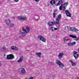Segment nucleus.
I'll list each match as a JSON object with an SVG mask.
<instances>
[{
  "label": "nucleus",
  "instance_id": "nucleus-1",
  "mask_svg": "<svg viewBox=\"0 0 79 79\" xmlns=\"http://www.w3.org/2000/svg\"><path fill=\"white\" fill-rule=\"evenodd\" d=\"M29 31V27H27L26 29H24L23 30H21L20 31V33L22 34V37H24L26 36V33H27Z\"/></svg>",
  "mask_w": 79,
  "mask_h": 79
},
{
  "label": "nucleus",
  "instance_id": "nucleus-2",
  "mask_svg": "<svg viewBox=\"0 0 79 79\" xmlns=\"http://www.w3.org/2000/svg\"><path fill=\"white\" fill-rule=\"evenodd\" d=\"M65 28L69 31H74L75 32L79 31L78 29L74 27H66Z\"/></svg>",
  "mask_w": 79,
  "mask_h": 79
},
{
  "label": "nucleus",
  "instance_id": "nucleus-3",
  "mask_svg": "<svg viewBox=\"0 0 79 79\" xmlns=\"http://www.w3.org/2000/svg\"><path fill=\"white\" fill-rule=\"evenodd\" d=\"M61 14H60L58 16V18L56 19V21L54 22L55 24H59L60 23V21L61 19Z\"/></svg>",
  "mask_w": 79,
  "mask_h": 79
},
{
  "label": "nucleus",
  "instance_id": "nucleus-4",
  "mask_svg": "<svg viewBox=\"0 0 79 79\" xmlns=\"http://www.w3.org/2000/svg\"><path fill=\"white\" fill-rule=\"evenodd\" d=\"M6 58L7 60H13L15 58V56L12 54H10L7 55Z\"/></svg>",
  "mask_w": 79,
  "mask_h": 79
},
{
  "label": "nucleus",
  "instance_id": "nucleus-5",
  "mask_svg": "<svg viewBox=\"0 0 79 79\" xmlns=\"http://www.w3.org/2000/svg\"><path fill=\"white\" fill-rule=\"evenodd\" d=\"M56 64H58V65H59V67L60 68H63V67H64V65L62 63H61L60 60H57L56 62Z\"/></svg>",
  "mask_w": 79,
  "mask_h": 79
},
{
  "label": "nucleus",
  "instance_id": "nucleus-6",
  "mask_svg": "<svg viewBox=\"0 0 79 79\" xmlns=\"http://www.w3.org/2000/svg\"><path fill=\"white\" fill-rule=\"evenodd\" d=\"M38 38L40 40L42 41L43 42H46V39L41 35L38 36Z\"/></svg>",
  "mask_w": 79,
  "mask_h": 79
},
{
  "label": "nucleus",
  "instance_id": "nucleus-7",
  "mask_svg": "<svg viewBox=\"0 0 79 79\" xmlns=\"http://www.w3.org/2000/svg\"><path fill=\"white\" fill-rule=\"evenodd\" d=\"M77 53V52L76 51H73V54L75 60H77L79 58V55Z\"/></svg>",
  "mask_w": 79,
  "mask_h": 79
},
{
  "label": "nucleus",
  "instance_id": "nucleus-8",
  "mask_svg": "<svg viewBox=\"0 0 79 79\" xmlns=\"http://www.w3.org/2000/svg\"><path fill=\"white\" fill-rule=\"evenodd\" d=\"M5 23L7 26H9L10 24L11 23V20L9 19H6L5 20Z\"/></svg>",
  "mask_w": 79,
  "mask_h": 79
},
{
  "label": "nucleus",
  "instance_id": "nucleus-9",
  "mask_svg": "<svg viewBox=\"0 0 79 79\" xmlns=\"http://www.w3.org/2000/svg\"><path fill=\"white\" fill-rule=\"evenodd\" d=\"M64 55V53L63 52H61L59 53L58 55V57L59 59H61L63 57V56Z\"/></svg>",
  "mask_w": 79,
  "mask_h": 79
},
{
  "label": "nucleus",
  "instance_id": "nucleus-10",
  "mask_svg": "<svg viewBox=\"0 0 79 79\" xmlns=\"http://www.w3.org/2000/svg\"><path fill=\"white\" fill-rule=\"evenodd\" d=\"M18 18L22 19V20H26L27 18L25 16H18Z\"/></svg>",
  "mask_w": 79,
  "mask_h": 79
},
{
  "label": "nucleus",
  "instance_id": "nucleus-11",
  "mask_svg": "<svg viewBox=\"0 0 79 79\" xmlns=\"http://www.w3.org/2000/svg\"><path fill=\"white\" fill-rule=\"evenodd\" d=\"M65 12L67 16L68 17H71V15L69 11L68 10H65Z\"/></svg>",
  "mask_w": 79,
  "mask_h": 79
},
{
  "label": "nucleus",
  "instance_id": "nucleus-12",
  "mask_svg": "<svg viewBox=\"0 0 79 79\" xmlns=\"http://www.w3.org/2000/svg\"><path fill=\"white\" fill-rule=\"evenodd\" d=\"M20 69V72L22 73H23V74H25L26 73V70H25V69L23 68H21Z\"/></svg>",
  "mask_w": 79,
  "mask_h": 79
},
{
  "label": "nucleus",
  "instance_id": "nucleus-13",
  "mask_svg": "<svg viewBox=\"0 0 79 79\" xmlns=\"http://www.w3.org/2000/svg\"><path fill=\"white\" fill-rule=\"evenodd\" d=\"M50 30L52 31H57V30H58V28H55L53 27H51L50 28Z\"/></svg>",
  "mask_w": 79,
  "mask_h": 79
},
{
  "label": "nucleus",
  "instance_id": "nucleus-14",
  "mask_svg": "<svg viewBox=\"0 0 79 79\" xmlns=\"http://www.w3.org/2000/svg\"><path fill=\"white\" fill-rule=\"evenodd\" d=\"M60 5H63V1L62 0L59 1L58 3L56 4V6H59Z\"/></svg>",
  "mask_w": 79,
  "mask_h": 79
},
{
  "label": "nucleus",
  "instance_id": "nucleus-15",
  "mask_svg": "<svg viewBox=\"0 0 79 79\" xmlns=\"http://www.w3.org/2000/svg\"><path fill=\"white\" fill-rule=\"evenodd\" d=\"M11 49L13 50H18V48L15 46H11Z\"/></svg>",
  "mask_w": 79,
  "mask_h": 79
},
{
  "label": "nucleus",
  "instance_id": "nucleus-16",
  "mask_svg": "<svg viewBox=\"0 0 79 79\" xmlns=\"http://www.w3.org/2000/svg\"><path fill=\"white\" fill-rule=\"evenodd\" d=\"M23 60V56H21L20 57L19 59V60L17 61V62L18 63H21V62H22Z\"/></svg>",
  "mask_w": 79,
  "mask_h": 79
},
{
  "label": "nucleus",
  "instance_id": "nucleus-17",
  "mask_svg": "<svg viewBox=\"0 0 79 79\" xmlns=\"http://www.w3.org/2000/svg\"><path fill=\"white\" fill-rule=\"evenodd\" d=\"M56 10H54V12L53 13V18H55L56 17Z\"/></svg>",
  "mask_w": 79,
  "mask_h": 79
},
{
  "label": "nucleus",
  "instance_id": "nucleus-18",
  "mask_svg": "<svg viewBox=\"0 0 79 79\" xmlns=\"http://www.w3.org/2000/svg\"><path fill=\"white\" fill-rule=\"evenodd\" d=\"M56 3V2L55 0H52L50 2V3L52 4V5H54Z\"/></svg>",
  "mask_w": 79,
  "mask_h": 79
},
{
  "label": "nucleus",
  "instance_id": "nucleus-19",
  "mask_svg": "<svg viewBox=\"0 0 79 79\" xmlns=\"http://www.w3.org/2000/svg\"><path fill=\"white\" fill-rule=\"evenodd\" d=\"M69 61L71 62L72 65L73 66H74L76 65V64H75V63H74L73 62V60H69Z\"/></svg>",
  "mask_w": 79,
  "mask_h": 79
},
{
  "label": "nucleus",
  "instance_id": "nucleus-20",
  "mask_svg": "<svg viewBox=\"0 0 79 79\" xmlns=\"http://www.w3.org/2000/svg\"><path fill=\"white\" fill-rule=\"evenodd\" d=\"M69 37H72V38H73L74 39H75L77 37L76 36H75L74 35H69Z\"/></svg>",
  "mask_w": 79,
  "mask_h": 79
},
{
  "label": "nucleus",
  "instance_id": "nucleus-21",
  "mask_svg": "<svg viewBox=\"0 0 79 79\" xmlns=\"http://www.w3.org/2000/svg\"><path fill=\"white\" fill-rule=\"evenodd\" d=\"M35 55H37L39 56V58H40V56H41V53H39V52L36 53Z\"/></svg>",
  "mask_w": 79,
  "mask_h": 79
},
{
  "label": "nucleus",
  "instance_id": "nucleus-22",
  "mask_svg": "<svg viewBox=\"0 0 79 79\" xmlns=\"http://www.w3.org/2000/svg\"><path fill=\"white\" fill-rule=\"evenodd\" d=\"M64 6H65V7H66L68 5V2H65L63 5H64Z\"/></svg>",
  "mask_w": 79,
  "mask_h": 79
},
{
  "label": "nucleus",
  "instance_id": "nucleus-23",
  "mask_svg": "<svg viewBox=\"0 0 79 79\" xmlns=\"http://www.w3.org/2000/svg\"><path fill=\"white\" fill-rule=\"evenodd\" d=\"M48 24L49 25V26H52V25H53V23L51 22H49L48 23Z\"/></svg>",
  "mask_w": 79,
  "mask_h": 79
},
{
  "label": "nucleus",
  "instance_id": "nucleus-24",
  "mask_svg": "<svg viewBox=\"0 0 79 79\" xmlns=\"http://www.w3.org/2000/svg\"><path fill=\"white\" fill-rule=\"evenodd\" d=\"M62 8H63L62 10L63 11H65V10H66V8H66V7L64 6V5H63Z\"/></svg>",
  "mask_w": 79,
  "mask_h": 79
},
{
  "label": "nucleus",
  "instance_id": "nucleus-25",
  "mask_svg": "<svg viewBox=\"0 0 79 79\" xmlns=\"http://www.w3.org/2000/svg\"><path fill=\"white\" fill-rule=\"evenodd\" d=\"M69 39V38L68 37H66L64 38V40L65 42H67L68 41V40Z\"/></svg>",
  "mask_w": 79,
  "mask_h": 79
},
{
  "label": "nucleus",
  "instance_id": "nucleus-26",
  "mask_svg": "<svg viewBox=\"0 0 79 79\" xmlns=\"http://www.w3.org/2000/svg\"><path fill=\"white\" fill-rule=\"evenodd\" d=\"M10 26L11 27H13L14 26V24L13 23H12L10 25Z\"/></svg>",
  "mask_w": 79,
  "mask_h": 79
},
{
  "label": "nucleus",
  "instance_id": "nucleus-27",
  "mask_svg": "<svg viewBox=\"0 0 79 79\" xmlns=\"http://www.w3.org/2000/svg\"><path fill=\"white\" fill-rule=\"evenodd\" d=\"M72 45H76V42H73V43H72Z\"/></svg>",
  "mask_w": 79,
  "mask_h": 79
},
{
  "label": "nucleus",
  "instance_id": "nucleus-28",
  "mask_svg": "<svg viewBox=\"0 0 79 79\" xmlns=\"http://www.w3.org/2000/svg\"><path fill=\"white\" fill-rule=\"evenodd\" d=\"M68 45H69V46H70V47H71V46H72V43H69L68 44Z\"/></svg>",
  "mask_w": 79,
  "mask_h": 79
},
{
  "label": "nucleus",
  "instance_id": "nucleus-29",
  "mask_svg": "<svg viewBox=\"0 0 79 79\" xmlns=\"http://www.w3.org/2000/svg\"><path fill=\"white\" fill-rule=\"evenodd\" d=\"M62 7H63V6H62V5L60 6V7H59V9H60V10H62Z\"/></svg>",
  "mask_w": 79,
  "mask_h": 79
},
{
  "label": "nucleus",
  "instance_id": "nucleus-30",
  "mask_svg": "<svg viewBox=\"0 0 79 79\" xmlns=\"http://www.w3.org/2000/svg\"><path fill=\"white\" fill-rule=\"evenodd\" d=\"M75 40H76V41H78V40H79V38H77V37L76 38H75Z\"/></svg>",
  "mask_w": 79,
  "mask_h": 79
},
{
  "label": "nucleus",
  "instance_id": "nucleus-31",
  "mask_svg": "<svg viewBox=\"0 0 79 79\" xmlns=\"http://www.w3.org/2000/svg\"><path fill=\"white\" fill-rule=\"evenodd\" d=\"M50 63H51L52 65H55V63L54 62H50Z\"/></svg>",
  "mask_w": 79,
  "mask_h": 79
},
{
  "label": "nucleus",
  "instance_id": "nucleus-32",
  "mask_svg": "<svg viewBox=\"0 0 79 79\" xmlns=\"http://www.w3.org/2000/svg\"><path fill=\"white\" fill-rule=\"evenodd\" d=\"M35 1L36 2H39L40 0H35Z\"/></svg>",
  "mask_w": 79,
  "mask_h": 79
},
{
  "label": "nucleus",
  "instance_id": "nucleus-33",
  "mask_svg": "<svg viewBox=\"0 0 79 79\" xmlns=\"http://www.w3.org/2000/svg\"><path fill=\"white\" fill-rule=\"evenodd\" d=\"M15 2H19V0H14Z\"/></svg>",
  "mask_w": 79,
  "mask_h": 79
},
{
  "label": "nucleus",
  "instance_id": "nucleus-34",
  "mask_svg": "<svg viewBox=\"0 0 79 79\" xmlns=\"http://www.w3.org/2000/svg\"><path fill=\"white\" fill-rule=\"evenodd\" d=\"M5 48H5V47H3V50H5Z\"/></svg>",
  "mask_w": 79,
  "mask_h": 79
},
{
  "label": "nucleus",
  "instance_id": "nucleus-35",
  "mask_svg": "<svg viewBox=\"0 0 79 79\" xmlns=\"http://www.w3.org/2000/svg\"><path fill=\"white\" fill-rule=\"evenodd\" d=\"M48 6H50V4L49 3H48Z\"/></svg>",
  "mask_w": 79,
  "mask_h": 79
},
{
  "label": "nucleus",
  "instance_id": "nucleus-36",
  "mask_svg": "<svg viewBox=\"0 0 79 79\" xmlns=\"http://www.w3.org/2000/svg\"><path fill=\"white\" fill-rule=\"evenodd\" d=\"M12 18H13V19H15V17H12Z\"/></svg>",
  "mask_w": 79,
  "mask_h": 79
},
{
  "label": "nucleus",
  "instance_id": "nucleus-37",
  "mask_svg": "<svg viewBox=\"0 0 79 79\" xmlns=\"http://www.w3.org/2000/svg\"><path fill=\"white\" fill-rule=\"evenodd\" d=\"M2 2L0 1V4H2Z\"/></svg>",
  "mask_w": 79,
  "mask_h": 79
},
{
  "label": "nucleus",
  "instance_id": "nucleus-38",
  "mask_svg": "<svg viewBox=\"0 0 79 79\" xmlns=\"http://www.w3.org/2000/svg\"><path fill=\"white\" fill-rule=\"evenodd\" d=\"M35 21H38V19H35Z\"/></svg>",
  "mask_w": 79,
  "mask_h": 79
},
{
  "label": "nucleus",
  "instance_id": "nucleus-39",
  "mask_svg": "<svg viewBox=\"0 0 79 79\" xmlns=\"http://www.w3.org/2000/svg\"><path fill=\"white\" fill-rule=\"evenodd\" d=\"M76 79H79V78H76Z\"/></svg>",
  "mask_w": 79,
  "mask_h": 79
},
{
  "label": "nucleus",
  "instance_id": "nucleus-40",
  "mask_svg": "<svg viewBox=\"0 0 79 79\" xmlns=\"http://www.w3.org/2000/svg\"><path fill=\"white\" fill-rule=\"evenodd\" d=\"M1 63V62L0 61V63Z\"/></svg>",
  "mask_w": 79,
  "mask_h": 79
}]
</instances>
